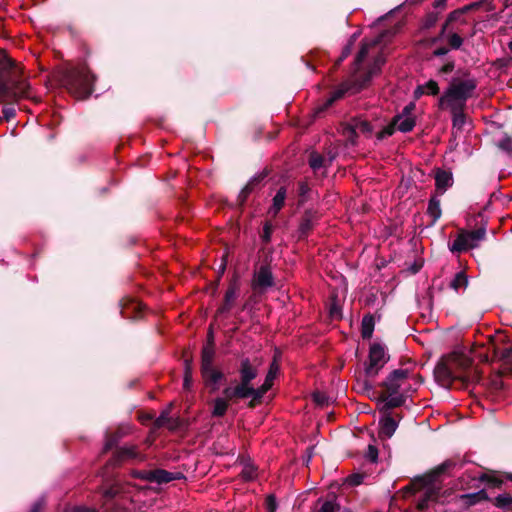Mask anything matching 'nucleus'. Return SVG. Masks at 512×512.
Here are the masks:
<instances>
[{
    "label": "nucleus",
    "mask_w": 512,
    "mask_h": 512,
    "mask_svg": "<svg viewBox=\"0 0 512 512\" xmlns=\"http://www.w3.org/2000/svg\"><path fill=\"white\" fill-rule=\"evenodd\" d=\"M473 360L460 352L442 356L434 368V377L441 386L450 388L454 382H461L464 388L478 383L481 373L473 368Z\"/></svg>",
    "instance_id": "obj_1"
},
{
    "label": "nucleus",
    "mask_w": 512,
    "mask_h": 512,
    "mask_svg": "<svg viewBox=\"0 0 512 512\" xmlns=\"http://www.w3.org/2000/svg\"><path fill=\"white\" fill-rule=\"evenodd\" d=\"M22 68L4 49H0V103L29 97L30 84L22 77Z\"/></svg>",
    "instance_id": "obj_2"
},
{
    "label": "nucleus",
    "mask_w": 512,
    "mask_h": 512,
    "mask_svg": "<svg viewBox=\"0 0 512 512\" xmlns=\"http://www.w3.org/2000/svg\"><path fill=\"white\" fill-rule=\"evenodd\" d=\"M57 83L65 88L75 99L87 100L95 90L97 76L87 64L77 67H63L56 71Z\"/></svg>",
    "instance_id": "obj_3"
},
{
    "label": "nucleus",
    "mask_w": 512,
    "mask_h": 512,
    "mask_svg": "<svg viewBox=\"0 0 512 512\" xmlns=\"http://www.w3.org/2000/svg\"><path fill=\"white\" fill-rule=\"evenodd\" d=\"M464 79L453 77L448 88L440 96L438 107L444 109L445 105L458 104L466 106V102L472 97L477 88V80L470 76L468 70L459 71Z\"/></svg>",
    "instance_id": "obj_4"
},
{
    "label": "nucleus",
    "mask_w": 512,
    "mask_h": 512,
    "mask_svg": "<svg viewBox=\"0 0 512 512\" xmlns=\"http://www.w3.org/2000/svg\"><path fill=\"white\" fill-rule=\"evenodd\" d=\"M489 340L487 345H482L475 351V356L484 363L500 361L502 363L500 374H512V347L501 348L494 342L493 337Z\"/></svg>",
    "instance_id": "obj_5"
},
{
    "label": "nucleus",
    "mask_w": 512,
    "mask_h": 512,
    "mask_svg": "<svg viewBox=\"0 0 512 512\" xmlns=\"http://www.w3.org/2000/svg\"><path fill=\"white\" fill-rule=\"evenodd\" d=\"M390 360V355L386 352L385 346L374 342L369 347L368 361L365 363L363 388L367 391L373 390L370 380L375 379L381 369Z\"/></svg>",
    "instance_id": "obj_6"
},
{
    "label": "nucleus",
    "mask_w": 512,
    "mask_h": 512,
    "mask_svg": "<svg viewBox=\"0 0 512 512\" xmlns=\"http://www.w3.org/2000/svg\"><path fill=\"white\" fill-rule=\"evenodd\" d=\"M458 465L462 467L463 463H460L459 460L455 458L447 459L443 463L432 469L426 475L416 477L413 481H411L407 486L404 487V490L406 492L415 493L416 491L433 484L437 477L454 469Z\"/></svg>",
    "instance_id": "obj_7"
},
{
    "label": "nucleus",
    "mask_w": 512,
    "mask_h": 512,
    "mask_svg": "<svg viewBox=\"0 0 512 512\" xmlns=\"http://www.w3.org/2000/svg\"><path fill=\"white\" fill-rule=\"evenodd\" d=\"M374 74V70H370L363 77V83L359 87H355V85L349 84L348 82L342 83L336 90H334L331 95L322 103L319 104L314 109V115L316 117H320L327 109H329L337 100L344 97V95L354 89V92L362 89L367 83L370 82L372 75Z\"/></svg>",
    "instance_id": "obj_8"
},
{
    "label": "nucleus",
    "mask_w": 512,
    "mask_h": 512,
    "mask_svg": "<svg viewBox=\"0 0 512 512\" xmlns=\"http://www.w3.org/2000/svg\"><path fill=\"white\" fill-rule=\"evenodd\" d=\"M279 371V366L276 364L275 361H273L270 364L268 373L265 377L264 383L258 387L254 388L253 386L247 391L248 398L251 397L252 399L248 402V408L254 409L257 405H259L262 402V399L264 395L272 388L273 381L276 377L277 372Z\"/></svg>",
    "instance_id": "obj_9"
},
{
    "label": "nucleus",
    "mask_w": 512,
    "mask_h": 512,
    "mask_svg": "<svg viewBox=\"0 0 512 512\" xmlns=\"http://www.w3.org/2000/svg\"><path fill=\"white\" fill-rule=\"evenodd\" d=\"M240 291V276L234 273L229 281L228 288L225 292L223 303L218 307L215 317L225 315L234 307L235 301Z\"/></svg>",
    "instance_id": "obj_10"
},
{
    "label": "nucleus",
    "mask_w": 512,
    "mask_h": 512,
    "mask_svg": "<svg viewBox=\"0 0 512 512\" xmlns=\"http://www.w3.org/2000/svg\"><path fill=\"white\" fill-rule=\"evenodd\" d=\"M415 124L416 122L413 117H405L403 119L402 115H396L386 127L376 134V138L381 141L386 137L392 136L396 128L403 133L410 132L415 127Z\"/></svg>",
    "instance_id": "obj_11"
},
{
    "label": "nucleus",
    "mask_w": 512,
    "mask_h": 512,
    "mask_svg": "<svg viewBox=\"0 0 512 512\" xmlns=\"http://www.w3.org/2000/svg\"><path fill=\"white\" fill-rule=\"evenodd\" d=\"M409 377L408 369H395L388 374L379 386L383 389L381 392L389 394H398L404 381Z\"/></svg>",
    "instance_id": "obj_12"
},
{
    "label": "nucleus",
    "mask_w": 512,
    "mask_h": 512,
    "mask_svg": "<svg viewBox=\"0 0 512 512\" xmlns=\"http://www.w3.org/2000/svg\"><path fill=\"white\" fill-rule=\"evenodd\" d=\"M275 284L271 268L268 264L261 265L254 273L252 289L257 293L265 292Z\"/></svg>",
    "instance_id": "obj_13"
},
{
    "label": "nucleus",
    "mask_w": 512,
    "mask_h": 512,
    "mask_svg": "<svg viewBox=\"0 0 512 512\" xmlns=\"http://www.w3.org/2000/svg\"><path fill=\"white\" fill-rule=\"evenodd\" d=\"M406 398V395L401 393L389 394L387 392H380L376 399L378 404H381L379 407L380 414H394L392 410L403 406Z\"/></svg>",
    "instance_id": "obj_14"
},
{
    "label": "nucleus",
    "mask_w": 512,
    "mask_h": 512,
    "mask_svg": "<svg viewBox=\"0 0 512 512\" xmlns=\"http://www.w3.org/2000/svg\"><path fill=\"white\" fill-rule=\"evenodd\" d=\"M204 386L210 393H215L219 390L220 385L226 382V375L217 367H211L200 370Z\"/></svg>",
    "instance_id": "obj_15"
},
{
    "label": "nucleus",
    "mask_w": 512,
    "mask_h": 512,
    "mask_svg": "<svg viewBox=\"0 0 512 512\" xmlns=\"http://www.w3.org/2000/svg\"><path fill=\"white\" fill-rule=\"evenodd\" d=\"M319 214L316 210L307 209L301 216L299 227H298V240L306 239L312 232L315 224L319 220Z\"/></svg>",
    "instance_id": "obj_16"
},
{
    "label": "nucleus",
    "mask_w": 512,
    "mask_h": 512,
    "mask_svg": "<svg viewBox=\"0 0 512 512\" xmlns=\"http://www.w3.org/2000/svg\"><path fill=\"white\" fill-rule=\"evenodd\" d=\"M379 420V432L380 438H391L398 428L399 421L402 419V415L395 414H381Z\"/></svg>",
    "instance_id": "obj_17"
},
{
    "label": "nucleus",
    "mask_w": 512,
    "mask_h": 512,
    "mask_svg": "<svg viewBox=\"0 0 512 512\" xmlns=\"http://www.w3.org/2000/svg\"><path fill=\"white\" fill-rule=\"evenodd\" d=\"M137 458H140L141 460L143 459V457L137 451L136 446L132 445L129 447H121L114 452L113 457L107 462L104 469L106 470L109 467L115 468L120 466L121 463L126 459Z\"/></svg>",
    "instance_id": "obj_18"
},
{
    "label": "nucleus",
    "mask_w": 512,
    "mask_h": 512,
    "mask_svg": "<svg viewBox=\"0 0 512 512\" xmlns=\"http://www.w3.org/2000/svg\"><path fill=\"white\" fill-rule=\"evenodd\" d=\"M239 374L240 381L238 384H240V386H242L246 391H249V389L252 387V380H254L258 375L256 367L251 364L249 358H244L241 360Z\"/></svg>",
    "instance_id": "obj_19"
},
{
    "label": "nucleus",
    "mask_w": 512,
    "mask_h": 512,
    "mask_svg": "<svg viewBox=\"0 0 512 512\" xmlns=\"http://www.w3.org/2000/svg\"><path fill=\"white\" fill-rule=\"evenodd\" d=\"M149 475V482L157 484H166L173 480L185 479L184 474L181 472L173 473L161 468L151 470Z\"/></svg>",
    "instance_id": "obj_20"
},
{
    "label": "nucleus",
    "mask_w": 512,
    "mask_h": 512,
    "mask_svg": "<svg viewBox=\"0 0 512 512\" xmlns=\"http://www.w3.org/2000/svg\"><path fill=\"white\" fill-rule=\"evenodd\" d=\"M477 480L481 483H485L490 488L500 489L505 482L504 473H500L495 470H487L481 473Z\"/></svg>",
    "instance_id": "obj_21"
},
{
    "label": "nucleus",
    "mask_w": 512,
    "mask_h": 512,
    "mask_svg": "<svg viewBox=\"0 0 512 512\" xmlns=\"http://www.w3.org/2000/svg\"><path fill=\"white\" fill-rule=\"evenodd\" d=\"M383 37H384V34L382 33L370 42H367L365 40H363L361 42L360 50L358 51V53L354 59L355 70H358L359 67L361 66V64L363 63V61L366 59L370 48H373V47L379 45L382 42Z\"/></svg>",
    "instance_id": "obj_22"
},
{
    "label": "nucleus",
    "mask_w": 512,
    "mask_h": 512,
    "mask_svg": "<svg viewBox=\"0 0 512 512\" xmlns=\"http://www.w3.org/2000/svg\"><path fill=\"white\" fill-rule=\"evenodd\" d=\"M453 185V175L451 171L437 168L435 171L436 190L443 194L449 187Z\"/></svg>",
    "instance_id": "obj_23"
},
{
    "label": "nucleus",
    "mask_w": 512,
    "mask_h": 512,
    "mask_svg": "<svg viewBox=\"0 0 512 512\" xmlns=\"http://www.w3.org/2000/svg\"><path fill=\"white\" fill-rule=\"evenodd\" d=\"M141 304L135 300L127 299L121 302V315L127 319H135L141 313Z\"/></svg>",
    "instance_id": "obj_24"
},
{
    "label": "nucleus",
    "mask_w": 512,
    "mask_h": 512,
    "mask_svg": "<svg viewBox=\"0 0 512 512\" xmlns=\"http://www.w3.org/2000/svg\"><path fill=\"white\" fill-rule=\"evenodd\" d=\"M476 247V244L473 242H469L465 230H461L452 245L449 246V249L452 253H461L467 251L468 249H473Z\"/></svg>",
    "instance_id": "obj_25"
},
{
    "label": "nucleus",
    "mask_w": 512,
    "mask_h": 512,
    "mask_svg": "<svg viewBox=\"0 0 512 512\" xmlns=\"http://www.w3.org/2000/svg\"><path fill=\"white\" fill-rule=\"evenodd\" d=\"M445 108H449L451 115H452V124L453 127L457 129H462L463 126L466 123V114L465 109L466 106L451 104V105H445Z\"/></svg>",
    "instance_id": "obj_26"
},
{
    "label": "nucleus",
    "mask_w": 512,
    "mask_h": 512,
    "mask_svg": "<svg viewBox=\"0 0 512 512\" xmlns=\"http://www.w3.org/2000/svg\"><path fill=\"white\" fill-rule=\"evenodd\" d=\"M127 434V430L119 426L114 432L106 433V440L103 447V453H107L109 450L117 446L119 441Z\"/></svg>",
    "instance_id": "obj_27"
},
{
    "label": "nucleus",
    "mask_w": 512,
    "mask_h": 512,
    "mask_svg": "<svg viewBox=\"0 0 512 512\" xmlns=\"http://www.w3.org/2000/svg\"><path fill=\"white\" fill-rule=\"evenodd\" d=\"M224 398L227 402L237 400V399H246L248 398V393L245 389H243L240 384H237L234 387H225L222 391Z\"/></svg>",
    "instance_id": "obj_28"
},
{
    "label": "nucleus",
    "mask_w": 512,
    "mask_h": 512,
    "mask_svg": "<svg viewBox=\"0 0 512 512\" xmlns=\"http://www.w3.org/2000/svg\"><path fill=\"white\" fill-rule=\"evenodd\" d=\"M271 169L264 168L261 172L253 176L246 184L253 192L260 190L266 183L267 177L270 175Z\"/></svg>",
    "instance_id": "obj_29"
},
{
    "label": "nucleus",
    "mask_w": 512,
    "mask_h": 512,
    "mask_svg": "<svg viewBox=\"0 0 512 512\" xmlns=\"http://www.w3.org/2000/svg\"><path fill=\"white\" fill-rule=\"evenodd\" d=\"M438 496L439 488H428L423 494V496L418 500L417 509L420 511H425L426 509H428L432 501H436L438 499Z\"/></svg>",
    "instance_id": "obj_30"
},
{
    "label": "nucleus",
    "mask_w": 512,
    "mask_h": 512,
    "mask_svg": "<svg viewBox=\"0 0 512 512\" xmlns=\"http://www.w3.org/2000/svg\"><path fill=\"white\" fill-rule=\"evenodd\" d=\"M375 327L374 316L370 313L363 316L361 321V336L363 339H370Z\"/></svg>",
    "instance_id": "obj_31"
},
{
    "label": "nucleus",
    "mask_w": 512,
    "mask_h": 512,
    "mask_svg": "<svg viewBox=\"0 0 512 512\" xmlns=\"http://www.w3.org/2000/svg\"><path fill=\"white\" fill-rule=\"evenodd\" d=\"M341 133L346 138L347 142L351 145H355L357 143L358 132L356 128H354V122L352 118L349 122L341 124Z\"/></svg>",
    "instance_id": "obj_32"
},
{
    "label": "nucleus",
    "mask_w": 512,
    "mask_h": 512,
    "mask_svg": "<svg viewBox=\"0 0 512 512\" xmlns=\"http://www.w3.org/2000/svg\"><path fill=\"white\" fill-rule=\"evenodd\" d=\"M287 196V189L285 186H281L275 196L273 197V203L270 208V211L273 212L274 216L278 214V212L283 208L285 204V199Z\"/></svg>",
    "instance_id": "obj_33"
},
{
    "label": "nucleus",
    "mask_w": 512,
    "mask_h": 512,
    "mask_svg": "<svg viewBox=\"0 0 512 512\" xmlns=\"http://www.w3.org/2000/svg\"><path fill=\"white\" fill-rule=\"evenodd\" d=\"M427 213L432 218V225L435 224L441 217L442 210L440 207V200L437 198L436 195L431 196L428 202Z\"/></svg>",
    "instance_id": "obj_34"
},
{
    "label": "nucleus",
    "mask_w": 512,
    "mask_h": 512,
    "mask_svg": "<svg viewBox=\"0 0 512 512\" xmlns=\"http://www.w3.org/2000/svg\"><path fill=\"white\" fill-rule=\"evenodd\" d=\"M214 358H215V348L202 347L200 370L215 367L214 366Z\"/></svg>",
    "instance_id": "obj_35"
},
{
    "label": "nucleus",
    "mask_w": 512,
    "mask_h": 512,
    "mask_svg": "<svg viewBox=\"0 0 512 512\" xmlns=\"http://www.w3.org/2000/svg\"><path fill=\"white\" fill-rule=\"evenodd\" d=\"M352 120L354 122V128H356L357 132L360 131L367 137L372 135L374 127L368 120L363 119L361 116L352 117Z\"/></svg>",
    "instance_id": "obj_36"
},
{
    "label": "nucleus",
    "mask_w": 512,
    "mask_h": 512,
    "mask_svg": "<svg viewBox=\"0 0 512 512\" xmlns=\"http://www.w3.org/2000/svg\"><path fill=\"white\" fill-rule=\"evenodd\" d=\"M468 276L465 271H459L455 274L454 278L449 284V287L456 292H459L461 289H465L468 286Z\"/></svg>",
    "instance_id": "obj_37"
},
{
    "label": "nucleus",
    "mask_w": 512,
    "mask_h": 512,
    "mask_svg": "<svg viewBox=\"0 0 512 512\" xmlns=\"http://www.w3.org/2000/svg\"><path fill=\"white\" fill-rule=\"evenodd\" d=\"M172 406H173V403H170L168 408L163 410L160 413V415L154 420L153 427L155 429H160V428L166 426L170 422V420H171L170 411H171Z\"/></svg>",
    "instance_id": "obj_38"
},
{
    "label": "nucleus",
    "mask_w": 512,
    "mask_h": 512,
    "mask_svg": "<svg viewBox=\"0 0 512 512\" xmlns=\"http://www.w3.org/2000/svg\"><path fill=\"white\" fill-rule=\"evenodd\" d=\"M228 406L229 404L225 399L220 397L216 398L214 400L212 415L214 417H223L227 412Z\"/></svg>",
    "instance_id": "obj_39"
},
{
    "label": "nucleus",
    "mask_w": 512,
    "mask_h": 512,
    "mask_svg": "<svg viewBox=\"0 0 512 512\" xmlns=\"http://www.w3.org/2000/svg\"><path fill=\"white\" fill-rule=\"evenodd\" d=\"M18 101H13L8 99L6 102H4V107L2 108V114L3 117L0 120H4L6 122L11 121L16 116V110L13 106L14 103H17Z\"/></svg>",
    "instance_id": "obj_40"
},
{
    "label": "nucleus",
    "mask_w": 512,
    "mask_h": 512,
    "mask_svg": "<svg viewBox=\"0 0 512 512\" xmlns=\"http://www.w3.org/2000/svg\"><path fill=\"white\" fill-rule=\"evenodd\" d=\"M481 7H485L486 11H492L494 9L493 5L488 0H479L463 6V10L465 13H468L471 11H476Z\"/></svg>",
    "instance_id": "obj_41"
},
{
    "label": "nucleus",
    "mask_w": 512,
    "mask_h": 512,
    "mask_svg": "<svg viewBox=\"0 0 512 512\" xmlns=\"http://www.w3.org/2000/svg\"><path fill=\"white\" fill-rule=\"evenodd\" d=\"M493 504L497 508L507 509L512 505V496L509 493L500 494L493 500Z\"/></svg>",
    "instance_id": "obj_42"
},
{
    "label": "nucleus",
    "mask_w": 512,
    "mask_h": 512,
    "mask_svg": "<svg viewBox=\"0 0 512 512\" xmlns=\"http://www.w3.org/2000/svg\"><path fill=\"white\" fill-rule=\"evenodd\" d=\"M465 234L469 240V242H473L477 245V242L478 241H481L485 238L486 236V228L485 227H480L476 230H472V231H465Z\"/></svg>",
    "instance_id": "obj_43"
},
{
    "label": "nucleus",
    "mask_w": 512,
    "mask_h": 512,
    "mask_svg": "<svg viewBox=\"0 0 512 512\" xmlns=\"http://www.w3.org/2000/svg\"><path fill=\"white\" fill-rule=\"evenodd\" d=\"M241 477L245 481H252L257 477V468L255 465L248 463L244 466L243 470L241 471Z\"/></svg>",
    "instance_id": "obj_44"
},
{
    "label": "nucleus",
    "mask_w": 512,
    "mask_h": 512,
    "mask_svg": "<svg viewBox=\"0 0 512 512\" xmlns=\"http://www.w3.org/2000/svg\"><path fill=\"white\" fill-rule=\"evenodd\" d=\"M251 193H253V191L246 185L239 192L236 203L240 211H243L246 201Z\"/></svg>",
    "instance_id": "obj_45"
},
{
    "label": "nucleus",
    "mask_w": 512,
    "mask_h": 512,
    "mask_svg": "<svg viewBox=\"0 0 512 512\" xmlns=\"http://www.w3.org/2000/svg\"><path fill=\"white\" fill-rule=\"evenodd\" d=\"M459 501L466 508L480 503L475 493L462 494L459 496Z\"/></svg>",
    "instance_id": "obj_46"
},
{
    "label": "nucleus",
    "mask_w": 512,
    "mask_h": 512,
    "mask_svg": "<svg viewBox=\"0 0 512 512\" xmlns=\"http://www.w3.org/2000/svg\"><path fill=\"white\" fill-rule=\"evenodd\" d=\"M333 500L325 501L318 512H339L341 506L336 502V496L333 495Z\"/></svg>",
    "instance_id": "obj_47"
},
{
    "label": "nucleus",
    "mask_w": 512,
    "mask_h": 512,
    "mask_svg": "<svg viewBox=\"0 0 512 512\" xmlns=\"http://www.w3.org/2000/svg\"><path fill=\"white\" fill-rule=\"evenodd\" d=\"M312 398L313 401L321 407L329 405L331 401L330 397L326 393L320 391L314 392L312 394Z\"/></svg>",
    "instance_id": "obj_48"
},
{
    "label": "nucleus",
    "mask_w": 512,
    "mask_h": 512,
    "mask_svg": "<svg viewBox=\"0 0 512 512\" xmlns=\"http://www.w3.org/2000/svg\"><path fill=\"white\" fill-rule=\"evenodd\" d=\"M423 87L425 89L426 95L436 96L440 92L438 83L433 79H430L425 84H423Z\"/></svg>",
    "instance_id": "obj_49"
},
{
    "label": "nucleus",
    "mask_w": 512,
    "mask_h": 512,
    "mask_svg": "<svg viewBox=\"0 0 512 512\" xmlns=\"http://www.w3.org/2000/svg\"><path fill=\"white\" fill-rule=\"evenodd\" d=\"M273 232V225L270 221H266L263 225V233L261 234V240L264 244H268L271 241Z\"/></svg>",
    "instance_id": "obj_50"
},
{
    "label": "nucleus",
    "mask_w": 512,
    "mask_h": 512,
    "mask_svg": "<svg viewBox=\"0 0 512 512\" xmlns=\"http://www.w3.org/2000/svg\"><path fill=\"white\" fill-rule=\"evenodd\" d=\"M324 159L317 153H312L309 158V165L313 170L320 169L323 166Z\"/></svg>",
    "instance_id": "obj_51"
},
{
    "label": "nucleus",
    "mask_w": 512,
    "mask_h": 512,
    "mask_svg": "<svg viewBox=\"0 0 512 512\" xmlns=\"http://www.w3.org/2000/svg\"><path fill=\"white\" fill-rule=\"evenodd\" d=\"M353 48L354 47L351 46V44H346L343 47L341 55L339 56V58L334 63V69L339 67L341 65V63L351 54Z\"/></svg>",
    "instance_id": "obj_52"
},
{
    "label": "nucleus",
    "mask_w": 512,
    "mask_h": 512,
    "mask_svg": "<svg viewBox=\"0 0 512 512\" xmlns=\"http://www.w3.org/2000/svg\"><path fill=\"white\" fill-rule=\"evenodd\" d=\"M497 146L507 152V153H512V137L511 136H508V135H505L497 144Z\"/></svg>",
    "instance_id": "obj_53"
},
{
    "label": "nucleus",
    "mask_w": 512,
    "mask_h": 512,
    "mask_svg": "<svg viewBox=\"0 0 512 512\" xmlns=\"http://www.w3.org/2000/svg\"><path fill=\"white\" fill-rule=\"evenodd\" d=\"M448 43L452 49L457 50L462 46L463 38L457 33H452L448 37Z\"/></svg>",
    "instance_id": "obj_54"
},
{
    "label": "nucleus",
    "mask_w": 512,
    "mask_h": 512,
    "mask_svg": "<svg viewBox=\"0 0 512 512\" xmlns=\"http://www.w3.org/2000/svg\"><path fill=\"white\" fill-rule=\"evenodd\" d=\"M438 19H439L438 13H434V12L428 13L426 16L425 22H424V27L427 29L434 27L435 24L437 23Z\"/></svg>",
    "instance_id": "obj_55"
},
{
    "label": "nucleus",
    "mask_w": 512,
    "mask_h": 512,
    "mask_svg": "<svg viewBox=\"0 0 512 512\" xmlns=\"http://www.w3.org/2000/svg\"><path fill=\"white\" fill-rule=\"evenodd\" d=\"M365 476L361 473H355L347 478V481L352 486H358L363 483Z\"/></svg>",
    "instance_id": "obj_56"
},
{
    "label": "nucleus",
    "mask_w": 512,
    "mask_h": 512,
    "mask_svg": "<svg viewBox=\"0 0 512 512\" xmlns=\"http://www.w3.org/2000/svg\"><path fill=\"white\" fill-rule=\"evenodd\" d=\"M329 314L332 318H341V307L337 303L336 299H334L330 304Z\"/></svg>",
    "instance_id": "obj_57"
},
{
    "label": "nucleus",
    "mask_w": 512,
    "mask_h": 512,
    "mask_svg": "<svg viewBox=\"0 0 512 512\" xmlns=\"http://www.w3.org/2000/svg\"><path fill=\"white\" fill-rule=\"evenodd\" d=\"M366 458L372 463H376L378 460V449L374 445H369L366 453Z\"/></svg>",
    "instance_id": "obj_58"
},
{
    "label": "nucleus",
    "mask_w": 512,
    "mask_h": 512,
    "mask_svg": "<svg viewBox=\"0 0 512 512\" xmlns=\"http://www.w3.org/2000/svg\"><path fill=\"white\" fill-rule=\"evenodd\" d=\"M465 14V11L463 10V7L461 8H458L452 12L449 13V15L447 16V19L446 21H448L450 24L457 21L458 19H460V17L462 15Z\"/></svg>",
    "instance_id": "obj_59"
},
{
    "label": "nucleus",
    "mask_w": 512,
    "mask_h": 512,
    "mask_svg": "<svg viewBox=\"0 0 512 512\" xmlns=\"http://www.w3.org/2000/svg\"><path fill=\"white\" fill-rule=\"evenodd\" d=\"M310 191V187L306 182H299L298 183V195L302 198L299 200V204H302L304 202V197L306 194Z\"/></svg>",
    "instance_id": "obj_60"
},
{
    "label": "nucleus",
    "mask_w": 512,
    "mask_h": 512,
    "mask_svg": "<svg viewBox=\"0 0 512 512\" xmlns=\"http://www.w3.org/2000/svg\"><path fill=\"white\" fill-rule=\"evenodd\" d=\"M266 506L269 512H275L277 509V500L273 494H270L266 498Z\"/></svg>",
    "instance_id": "obj_61"
},
{
    "label": "nucleus",
    "mask_w": 512,
    "mask_h": 512,
    "mask_svg": "<svg viewBox=\"0 0 512 512\" xmlns=\"http://www.w3.org/2000/svg\"><path fill=\"white\" fill-rule=\"evenodd\" d=\"M118 493H119V489L117 487H115L114 485H112L103 491V497L110 500V499H113L114 497H116V495Z\"/></svg>",
    "instance_id": "obj_62"
},
{
    "label": "nucleus",
    "mask_w": 512,
    "mask_h": 512,
    "mask_svg": "<svg viewBox=\"0 0 512 512\" xmlns=\"http://www.w3.org/2000/svg\"><path fill=\"white\" fill-rule=\"evenodd\" d=\"M455 68V62L453 60L448 61L446 64H444L439 70V74H449L451 73Z\"/></svg>",
    "instance_id": "obj_63"
},
{
    "label": "nucleus",
    "mask_w": 512,
    "mask_h": 512,
    "mask_svg": "<svg viewBox=\"0 0 512 512\" xmlns=\"http://www.w3.org/2000/svg\"><path fill=\"white\" fill-rule=\"evenodd\" d=\"M44 505H45L44 499L43 498L38 499L37 501H35L33 503L29 512H43Z\"/></svg>",
    "instance_id": "obj_64"
}]
</instances>
